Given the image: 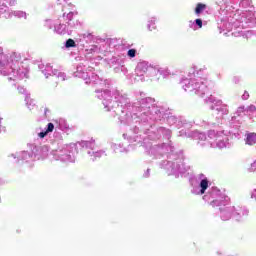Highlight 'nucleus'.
Here are the masks:
<instances>
[{
  "label": "nucleus",
  "instance_id": "10",
  "mask_svg": "<svg viewBox=\"0 0 256 256\" xmlns=\"http://www.w3.org/2000/svg\"><path fill=\"white\" fill-rule=\"evenodd\" d=\"M242 99L244 100L249 99V92H244V94L242 95Z\"/></svg>",
  "mask_w": 256,
  "mask_h": 256
},
{
  "label": "nucleus",
  "instance_id": "1",
  "mask_svg": "<svg viewBox=\"0 0 256 256\" xmlns=\"http://www.w3.org/2000/svg\"><path fill=\"white\" fill-rule=\"evenodd\" d=\"M256 144V133H248L246 136V145H255Z\"/></svg>",
  "mask_w": 256,
  "mask_h": 256
},
{
  "label": "nucleus",
  "instance_id": "8",
  "mask_svg": "<svg viewBox=\"0 0 256 256\" xmlns=\"http://www.w3.org/2000/svg\"><path fill=\"white\" fill-rule=\"evenodd\" d=\"M195 23H196V25H198L199 29H201V27H203V20L198 18L195 20Z\"/></svg>",
  "mask_w": 256,
  "mask_h": 256
},
{
  "label": "nucleus",
  "instance_id": "13",
  "mask_svg": "<svg viewBox=\"0 0 256 256\" xmlns=\"http://www.w3.org/2000/svg\"><path fill=\"white\" fill-rule=\"evenodd\" d=\"M83 36L84 37H91V33H84Z\"/></svg>",
  "mask_w": 256,
  "mask_h": 256
},
{
  "label": "nucleus",
  "instance_id": "12",
  "mask_svg": "<svg viewBox=\"0 0 256 256\" xmlns=\"http://www.w3.org/2000/svg\"><path fill=\"white\" fill-rule=\"evenodd\" d=\"M189 73H190V75H195V69L194 68H190Z\"/></svg>",
  "mask_w": 256,
  "mask_h": 256
},
{
  "label": "nucleus",
  "instance_id": "3",
  "mask_svg": "<svg viewBox=\"0 0 256 256\" xmlns=\"http://www.w3.org/2000/svg\"><path fill=\"white\" fill-rule=\"evenodd\" d=\"M205 9H207V5H205L203 3H198L195 8L196 15H201V13H203V11H205Z\"/></svg>",
  "mask_w": 256,
  "mask_h": 256
},
{
  "label": "nucleus",
  "instance_id": "6",
  "mask_svg": "<svg viewBox=\"0 0 256 256\" xmlns=\"http://www.w3.org/2000/svg\"><path fill=\"white\" fill-rule=\"evenodd\" d=\"M249 171L255 173L256 171V160L250 165Z\"/></svg>",
  "mask_w": 256,
  "mask_h": 256
},
{
  "label": "nucleus",
  "instance_id": "7",
  "mask_svg": "<svg viewBox=\"0 0 256 256\" xmlns=\"http://www.w3.org/2000/svg\"><path fill=\"white\" fill-rule=\"evenodd\" d=\"M136 53H137V50L130 49L128 50V57H135Z\"/></svg>",
  "mask_w": 256,
  "mask_h": 256
},
{
  "label": "nucleus",
  "instance_id": "2",
  "mask_svg": "<svg viewBox=\"0 0 256 256\" xmlns=\"http://www.w3.org/2000/svg\"><path fill=\"white\" fill-rule=\"evenodd\" d=\"M200 187H201L200 193L201 195H203L205 191H207V188L209 187V180L207 179L201 180Z\"/></svg>",
  "mask_w": 256,
  "mask_h": 256
},
{
  "label": "nucleus",
  "instance_id": "5",
  "mask_svg": "<svg viewBox=\"0 0 256 256\" xmlns=\"http://www.w3.org/2000/svg\"><path fill=\"white\" fill-rule=\"evenodd\" d=\"M55 129V125L53 123H48V127L46 132L53 133V130Z\"/></svg>",
  "mask_w": 256,
  "mask_h": 256
},
{
  "label": "nucleus",
  "instance_id": "11",
  "mask_svg": "<svg viewBox=\"0 0 256 256\" xmlns=\"http://www.w3.org/2000/svg\"><path fill=\"white\" fill-rule=\"evenodd\" d=\"M248 109H249V111H256L255 105H250V106L248 107Z\"/></svg>",
  "mask_w": 256,
  "mask_h": 256
},
{
  "label": "nucleus",
  "instance_id": "9",
  "mask_svg": "<svg viewBox=\"0 0 256 256\" xmlns=\"http://www.w3.org/2000/svg\"><path fill=\"white\" fill-rule=\"evenodd\" d=\"M47 134H48L47 131H45V132H40V133L38 134V136H39L41 139H43V138L46 137Z\"/></svg>",
  "mask_w": 256,
  "mask_h": 256
},
{
  "label": "nucleus",
  "instance_id": "4",
  "mask_svg": "<svg viewBox=\"0 0 256 256\" xmlns=\"http://www.w3.org/2000/svg\"><path fill=\"white\" fill-rule=\"evenodd\" d=\"M65 47H67V49H69V47H75V40L73 39H68L66 41Z\"/></svg>",
  "mask_w": 256,
  "mask_h": 256
}]
</instances>
